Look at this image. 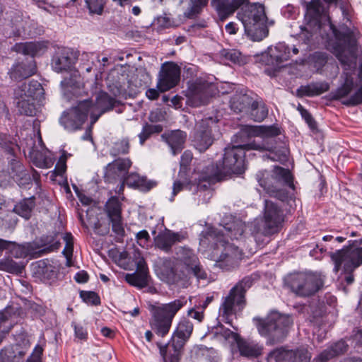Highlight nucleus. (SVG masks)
Returning a JSON list of instances; mask_svg holds the SVG:
<instances>
[{
    "label": "nucleus",
    "instance_id": "f257e3e1",
    "mask_svg": "<svg viewBox=\"0 0 362 362\" xmlns=\"http://www.w3.org/2000/svg\"><path fill=\"white\" fill-rule=\"evenodd\" d=\"M281 134L276 126H245L237 136H258L262 139L261 143L252 141L247 144L234 145L225 148L221 168L226 175L241 174L245 171V157L246 150L267 151L268 158L284 163L288 160L289 151L286 144L277 136Z\"/></svg>",
    "mask_w": 362,
    "mask_h": 362
},
{
    "label": "nucleus",
    "instance_id": "f03ea898",
    "mask_svg": "<svg viewBox=\"0 0 362 362\" xmlns=\"http://www.w3.org/2000/svg\"><path fill=\"white\" fill-rule=\"evenodd\" d=\"M175 255L180 263H175L170 258L163 259L159 269L160 279L169 284L187 288L190 284L191 276L198 280L206 279L207 274L201 265L199 258L188 247H177Z\"/></svg>",
    "mask_w": 362,
    "mask_h": 362
},
{
    "label": "nucleus",
    "instance_id": "7ed1b4c3",
    "mask_svg": "<svg viewBox=\"0 0 362 362\" xmlns=\"http://www.w3.org/2000/svg\"><path fill=\"white\" fill-rule=\"evenodd\" d=\"M328 7L320 0H311L310 3H308L305 16L307 25L315 32L327 27L334 36L338 40L343 42L346 47L350 49H356V34L348 28H343L341 31L338 30L330 21L327 13Z\"/></svg>",
    "mask_w": 362,
    "mask_h": 362
},
{
    "label": "nucleus",
    "instance_id": "20e7f679",
    "mask_svg": "<svg viewBox=\"0 0 362 362\" xmlns=\"http://www.w3.org/2000/svg\"><path fill=\"white\" fill-rule=\"evenodd\" d=\"M238 18L242 22L245 33L253 41H260L268 35L267 16L263 5L249 1L242 6L238 12Z\"/></svg>",
    "mask_w": 362,
    "mask_h": 362
},
{
    "label": "nucleus",
    "instance_id": "39448f33",
    "mask_svg": "<svg viewBox=\"0 0 362 362\" xmlns=\"http://www.w3.org/2000/svg\"><path fill=\"white\" fill-rule=\"evenodd\" d=\"M329 257L334 264V272L341 270L346 274V284H351L354 281L353 272L362 264V239L349 240L347 246L329 252Z\"/></svg>",
    "mask_w": 362,
    "mask_h": 362
},
{
    "label": "nucleus",
    "instance_id": "423d86ee",
    "mask_svg": "<svg viewBox=\"0 0 362 362\" xmlns=\"http://www.w3.org/2000/svg\"><path fill=\"white\" fill-rule=\"evenodd\" d=\"M259 334L269 338L272 344L281 341L287 334L289 327L293 324L291 317L274 312L265 319L254 318Z\"/></svg>",
    "mask_w": 362,
    "mask_h": 362
},
{
    "label": "nucleus",
    "instance_id": "0eeeda50",
    "mask_svg": "<svg viewBox=\"0 0 362 362\" xmlns=\"http://www.w3.org/2000/svg\"><path fill=\"white\" fill-rule=\"evenodd\" d=\"M253 283L250 276L243 278L234 287L228 294L223 298L219 308V315L226 320V323H230V317L241 311L245 304V293L252 286Z\"/></svg>",
    "mask_w": 362,
    "mask_h": 362
},
{
    "label": "nucleus",
    "instance_id": "6e6552de",
    "mask_svg": "<svg viewBox=\"0 0 362 362\" xmlns=\"http://www.w3.org/2000/svg\"><path fill=\"white\" fill-rule=\"evenodd\" d=\"M258 182L261 187L264 188L266 192L271 197L277 198L281 201H285L288 194L287 191L284 189L286 185L293 187V177L291 172L288 169L281 167L276 166L270 177L267 175L262 174V177H259L257 175Z\"/></svg>",
    "mask_w": 362,
    "mask_h": 362
},
{
    "label": "nucleus",
    "instance_id": "1a4fd4ad",
    "mask_svg": "<svg viewBox=\"0 0 362 362\" xmlns=\"http://www.w3.org/2000/svg\"><path fill=\"white\" fill-rule=\"evenodd\" d=\"M284 221V214L277 204L265 200L264 221H255L252 224V235L257 239L259 235L267 236L277 232Z\"/></svg>",
    "mask_w": 362,
    "mask_h": 362
},
{
    "label": "nucleus",
    "instance_id": "9d476101",
    "mask_svg": "<svg viewBox=\"0 0 362 362\" xmlns=\"http://www.w3.org/2000/svg\"><path fill=\"white\" fill-rule=\"evenodd\" d=\"M211 243V247H214L212 258L216 265L226 270H230L237 267L243 257V252L238 246L225 240H211L206 243Z\"/></svg>",
    "mask_w": 362,
    "mask_h": 362
},
{
    "label": "nucleus",
    "instance_id": "9b49d317",
    "mask_svg": "<svg viewBox=\"0 0 362 362\" xmlns=\"http://www.w3.org/2000/svg\"><path fill=\"white\" fill-rule=\"evenodd\" d=\"M218 120L212 117L197 122L192 136V145L199 152L207 150L221 135Z\"/></svg>",
    "mask_w": 362,
    "mask_h": 362
},
{
    "label": "nucleus",
    "instance_id": "f8f14e48",
    "mask_svg": "<svg viewBox=\"0 0 362 362\" xmlns=\"http://www.w3.org/2000/svg\"><path fill=\"white\" fill-rule=\"evenodd\" d=\"M288 284L291 291L299 296L315 294L324 285V276L319 273H298L291 274Z\"/></svg>",
    "mask_w": 362,
    "mask_h": 362
},
{
    "label": "nucleus",
    "instance_id": "ddd939ff",
    "mask_svg": "<svg viewBox=\"0 0 362 362\" xmlns=\"http://www.w3.org/2000/svg\"><path fill=\"white\" fill-rule=\"evenodd\" d=\"M186 303L185 298H179L153 308V327L158 335L164 337L168 333L173 317Z\"/></svg>",
    "mask_w": 362,
    "mask_h": 362
},
{
    "label": "nucleus",
    "instance_id": "4468645a",
    "mask_svg": "<svg viewBox=\"0 0 362 362\" xmlns=\"http://www.w3.org/2000/svg\"><path fill=\"white\" fill-rule=\"evenodd\" d=\"M245 228L246 225L242 220L231 218L228 222L222 226L221 228H210L206 235L201 239V244H206V241L211 240H223L224 235H227L231 239H241Z\"/></svg>",
    "mask_w": 362,
    "mask_h": 362
},
{
    "label": "nucleus",
    "instance_id": "2eb2a0df",
    "mask_svg": "<svg viewBox=\"0 0 362 362\" xmlns=\"http://www.w3.org/2000/svg\"><path fill=\"white\" fill-rule=\"evenodd\" d=\"M90 106L88 101H79L75 107L63 112L59 118V123L69 132L80 129L90 114Z\"/></svg>",
    "mask_w": 362,
    "mask_h": 362
},
{
    "label": "nucleus",
    "instance_id": "dca6fc26",
    "mask_svg": "<svg viewBox=\"0 0 362 362\" xmlns=\"http://www.w3.org/2000/svg\"><path fill=\"white\" fill-rule=\"evenodd\" d=\"M226 176L221 165L211 163L206 166L197 178L196 183L187 185L189 191L197 193L199 191H205L209 189L211 184L221 181Z\"/></svg>",
    "mask_w": 362,
    "mask_h": 362
},
{
    "label": "nucleus",
    "instance_id": "f3484780",
    "mask_svg": "<svg viewBox=\"0 0 362 362\" xmlns=\"http://www.w3.org/2000/svg\"><path fill=\"white\" fill-rule=\"evenodd\" d=\"M214 86L209 82L198 78L192 83L186 91V103L192 107L207 104L212 95Z\"/></svg>",
    "mask_w": 362,
    "mask_h": 362
},
{
    "label": "nucleus",
    "instance_id": "a211bd4d",
    "mask_svg": "<svg viewBox=\"0 0 362 362\" xmlns=\"http://www.w3.org/2000/svg\"><path fill=\"white\" fill-rule=\"evenodd\" d=\"M355 87V83L351 76L346 74L344 83L337 89L334 98L343 99V105L346 106H356L362 103V86L351 95L348 97Z\"/></svg>",
    "mask_w": 362,
    "mask_h": 362
},
{
    "label": "nucleus",
    "instance_id": "6ab92c4d",
    "mask_svg": "<svg viewBox=\"0 0 362 362\" xmlns=\"http://www.w3.org/2000/svg\"><path fill=\"white\" fill-rule=\"evenodd\" d=\"M180 78V66L174 62H166L160 71L157 88L160 92L168 91L177 85Z\"/></svg>",
    "mask_w": 362,
    "mask_h": 362
},
{
    "label": "nucleus",
    "instance_id": "aec40b11",
    "mask_svg": "<svg viewBox=\"0 0 362 362\" xmlns=\"http://www.w3.org/2000/svg\"><path fill=\"white\" fill-rule=\"evenodd\" d=\"M311 356L305 349L296 351L276 349L267 356L268 362H309Z\"/></svg>",
    "mask_w": 362,
    "mask_h": 362
},
{
    "label": "nucleus",
    "instance_id": "412c9836",
    "mask_svg": "<svg viewBox=\"0 0 362 362\" xmlns=\"http://www.w3.org/2000/svg\"><path fill=\"white\" fill-rule=\"evenodd\" d=\"M122 204L117 197H112L107 202L105 207V213L110 223L112 224V231L119 237L122 238L125 235L122 218Z\"/></svg>",
    "mask_w": 362,
    "mask_h": 362
},
{
    "label": "nucleus",
    "instance_id": "4be33fe9",
    "mask_svg": "<svg viewBox=\"0 0 362 362\" xmlns=\"http://www.w3.org/2000/svg\"><path fill=\"white\" fill-rule=\"evenodd\" d=\"M83 101H88L90 105L88 111L91 119V124H94L103 113L112 110L116 103L113 98L103 92L98 95L95 103L89 99L83 100Z\"/></svg>",
    "mask_w": 362,
    "mask_h": 362
},
{
    "label": "nucleus",
    "instance_id": "5701e85b",
    "mask_svg": "<svg viewBox=\"0 0 362 362\" xmlns=\"http://www.w3.org/2000/svg\"><path fill=\"white\" fill-rule=\"evenodd\" d=\"M186 238V233L165 230L154 238L155 246L165 252H169L173 245L180 243Z\"/></svg>",
    "mask_w": 362,
    "mask_h": 362
},
{
    "label": "nucleus",
    "instance_id": "b1692460",
    "mask_svg": "<svg viewBox=\"0 0 362 362\" xmlns=\"http://www.w3.org/2000/svg\"><path fill=\"white\" fill-rule=\"evenodd\" d=\"M45 94L40 83L32 80L24 83L15 90L16 98H26L33 101H40Z\"/></svg>",
    "mask_w": 362,
    "mask_h": 362
},
{
    "label": "nucleus",
    "instance_id": "393cba45",
    "mask_svg": "<svg viewBox=\"0 0 362 362\" xmlns=\"http://www.w3.org/2000/svg\"><path fill=\"white\" fill-rule=\"evenodd\" d=\"M136 271L133 274L126 275V281L131 285L144 288L148 285L150 276L147 264L143 257H139L136 261Z\"/></svg>",
    "mask_w": 362,
    "mask_h": 362
},
{
    "label": "nucleus",
    "instance_id": "a878e982",
    "mask_svg": "<svg viewBox=\"0 0 362 362\" xmlns=\"http://www.w3.org/2000/svg\"><path fill=\"white\" fill-rule=\"evenodd\" d=\"M132 165L129 158H119L109 163L106 168L105 178L107 182H113L119 180H123L124 176L127 173Z\"/></svg>",
    "mask_w": 362,
    "mask_h": 362
},
{
    "label": "nucleus",
    "instance_id": "bb28decb",
    "mask_svg": "<svg viewBox=\"0 0 362 362\" xmlns=\"http://www.w3.org/2000/svg\"><path fill=\"white\" fill-rule=\"evenodd\" d=\"M250 0H212L211 4L215 7L220 19L223 21L235 10L242 7Z\"/></svg>",
    "mask_w": 362,
    "mask_h": 362
},
{
    "label": "nucleus",
    "instance_id": "cd10ccee",
    "mask_svg": "<svg viewBox=\"0 0 362 362\" xmlns=\"http://www.w3.org/2000/svg\"><path fill=\"white\" fill-rule=\"evenodd\" d=\"M193 330V325L187 320H182L178 324L172 339V345L176 349H182L186 341L190 337Z\"/></svg>",
    "mask_w": 362,
    "mask_h": 362
},
{
    "label": "nucleus",
    "instance_id": "c85d7f7f",
    "mask_svg": "<svg viewBox=\"0 0 362 362\" xmlns=\"http://www.w3.org/2000/svg\"><path fill=\"white\" fill-rule=\"evenodd\" d=\"M290 57V49L284 43L278 44L274 49H271L268 54L263 55V58L267 59V64L272 65L275 69L279 68L280 64Z\"/></svg>",
    "mask_w": 362,
    "mask_h": 362
},
{
    "label": "nucleus",
    "instance_id": "c756f323",
    "mask_svg": "<svg viewBox=\"0 0 362 362\" xmlns=\"http://www.w3.org/2000/svg\"><path fill=\"white\" fill-rule=\"evenodd\" d=\"M71 52L66 48L59 49L52 58V66L57 73L68 71L73 65Z\"/></svg>",
    "mask_w": 362,
    "mask_h": 362
},
{
    "label": "nucleus",
    "instance_id": "7c9ffc66",
    "mask_svg": "<svg viewBox=\"0 0 362 362\" xmlns=\"http://www.w3.org/2000/svg\"><path fill=\"white\" fill-rule=\"evenodd\" d=\"M161 138L169 146L173 154L176 155L184 148L187 134L185 132L177 129L163 134Z\"/></svg>",
    "mask_w": 362,
    "mask_h": 362
},
{
    "label": "nucleus",
    "instance_id": "2f4dec72",
    "mask_svg": "<svg viewBox=\"0 0 362 362\" xmlns=\"http://www.w3.org/2000/svg\"><path fill=\"white\" fill-rule=\"evenodd\" d=\"M48 47V42H28L16 43L12 49L18 53L33 57L44 54Z\"/></svg>",
    "mask_w": 362,
    "mask_h": 362
},
{
    "label": "nucleus",
    "instance_id": "473e14b6",
    "mask_svg": "<svg viewBox=\"0 0 362 362\" xmlns=\"http://www.w3.org/2000/svg\"><path fill=\"white\" fill-rule=\"evenodd\" d=\"M61 88L63 95L71 100L73 96L78 95L82 88L80 76L76 72L72 73L69 78H65L61 82Z\"/></svg>",
    "mask_w": 362,
    "mask_h": 362
},
{
    "label": "nucleus",
    "instance_id": "72a5a7b5",
    "mask_svg": "<svg viewBox=\"0 0 362 362\" xmlns=\"http://www.w3.org/2000/svg\"><path fill=\"white\" fill-rule=\"evenodd\" d=\"M349 346L346 343L340 340L328 346L322 351L317 357L314 358L313 362H326L329 360L345 354L348 350Z\"/></svg>",
    "mask_w": 362,
    "mask_h": 362
},
{
    "label": "nucleus",
    "instance_id": "f704fd0d",
    "mask_svg": "<svg viewBox=\"0 0 362 362\" xmlns=\"http://www.w3.org/2000/svg\"><path fill=\"white\" fill-rule=\"evenodd\" d=\"M36 71L35 61L31 59L27 63L21 62L14 65L10 76L12 79L20 81L33 76Z\"/></svg>",
    "mask_w": 362,
    "mask_h": 362
},
{
    "label": "nucleus",
    "instance_id": "c9c22d12",
    "mask_svg": "<svg viewBox=\"0 0 362 362\" xmlns=\"http://www.w3.org/2000/svg\"><path fill=\"white\" fill-rule=\"evenodd\" d=\"M252 100L253 98L246 93H236L231 98L230 106L235 112L247 114Z\"/></svg>",
    "mask_w": 362,
    "mask_h": 362
},
{
    "label": "nucleus",
    "instance_id": "e433bc0d",
    "mask_svg": "<svg viewBox=\"0 0 362 362\" xmlns=\"http://www.w3.org/2000/svg\"><path fill=\"white\" fill-rule=\"evenodd\" d=\"M329 86L326 82L313 83L307 86H301L296 90L298 97L314 96L320 95L329 90Z\"/></svg>",
    "mask_w": 362,
    "mask_h": 362
},
{
    "label": "nucleus",
    "instance_id": "4c0bfd02",
    "mask_svg": "<svg viewBox=\"0 0 362 362\" xmlns=\"http://www.w3.org/2000/svg\"><path fill=\"white\" fill-rule=\"evenodd\" d=\"M247 115L255 122L263 121L268 115V108L262 100H252Z\"/></svg>",
    "mask_w": 362,
    "mask_h": 362
},
{
    "label": "nucleus",
    "instance_id": "58836bf2",
    "mask_svg": "<svg viewBox=\"0 0 362 362\" xmlns=\"http://www.w3.org/2000/svg\"><path fill=\"white\" fill-rule=\"evenodd\" d=\"M238 347L240 354L245 357H257L261 355L262 347L254 341H249L242 339L237 341Z\"/></svg>",
    "mask_w": 362,
    "mask_h": 362
},
{
    "label": "nucleus",
    "instance_id": "ea45409f",
    "mask_svg": "<svg viewBox=\"0 0 362 362\" xmlns=\"http://www.w3.org/2000/svg\"><path fill=\"white\" fill-rule=\"evenodd\" d=\"M11 175L18 182V185H23L30 180V176L27 171L24 169L22 163L16 160L11 159L10 163Z\"/></svg>",
    "mask_w": 362,
    "mask_h": 362
},
{
    "label": "nucleus",
    "instance_id": "a19ab883",
    "mask_svg": "<svg viewBox=\"0 0 362 362\" xmlns=\"http://www.w3.org/2000/svg\"><path fill=\"white\" fill-rule=\"evenodd\" d=\"M35 206L34 197H30L23 199L15 205L13 211L17 214L21 216L25 219L30 218L31 212Z\"/></svg>",
    "mask_w": 362,
    "mask_h": 362
},
{
    "label": "nucleus",
    "instance_id": "79ce46f5",
    "mask_svg": "<svg viewBox=\"0 0 362 362\" xmlns=\"http://www.w3.org/2000/svg\"><path fill=\"white\" fill-rule=\"evenodd\" d=\"M16 107L21 115L35 116L37 112L35 101L21 98H16Z\"/></svg>",
    "mask_w": 362,
    "mask_h": 362
},
{
    "label": "nucleus",
    "instance_id": "37998d69",
    "mask_svg": "<svg viewBox=\"0 0 362 362\" xmlns=\"http://www.w3.org/2000/svg\"><path fill=\"white\" fill-rule=\"evenodd\" d=\"M10 245L6 250H8L10 254L16 258H24L31 254L30 245H19L16 242L11 241Z\"/></svg>",
    "mask_w": 362,
    "mask_h": 362
},
{
    "label": "nucleus",
    "instance_id": "c03bdc74",
    "mask_svg": "<svg viewBox=\"0 0 362 362\" xmlns=\"http://www.w3.org/2000/svg\"><path fill=\"white\" fill-rule=\"evenodd\" d=\"M0 148L11 156H14L19 149L16 141L9 135L0 134Z\"/></svg>",
    "mask_w": 362,
    "mask_h": 362
},
{
    "label": "nucleus",
    "instance_id": "a18cd8bd",
    "mask_svg": "<svg viewBox=\"0 0 362 362\" xmlns=\"http://www.w3.org/2000/svg\"><path fill=\"white\" fill-rule=\"evenodd\" d=\"M23 267L12 259L6 258L0 260V270L11 273L19 274L22 272Z\"/></svg>",
    "mask_w": 362,
    "mask_h": 362
},
{
    "label": "nucleus",
    "instance_id": "49530a36",
    "mask_svg": "<svg viewBox=\"0 0 362 362\" xmlns=\"http://www.w3.org/2000/svg\"><path fill=\"white\" fill-rule=\"evenodd\" d=\"M130 148L129 140L128 138H122L113 144L110 150V154L117 156L120 154H127Z\"/></svg>",
    "mask_w": 362,
    "mask_h": 362
},
{
    "label": "nucleus",
    "instance_id": "de8ad7c7",
    "mask_svg": "<svg viewBox=\"0 0 362 362\" xmlns=\"http://www.w3.org/2000/svg\"><path fill=\"white\" fill-rule=\"evenodd\" d=\"M125 183L131 187L143 188L147 187L150 189L151 187L147 186V181L146 178L141 177L137 173H131L127 175L124 179Z\"/></svg>",
    "mask_w": 362,
    "mask_h": 362
},
{
    "label": "nucleus",
    "instance_id": "09e8293b",
    "mask_svg": "<svg viewBox=\"0 0 362 362\" xmlns=\"http://www.w3.org/2000/svg\"><path fill=\"white\" fill-rule=\"evenodd\" d=\"M41 246L44 248L40 250L42 253H48L57 250L60 246V243L57 240L54 235L42 237Z\"/></svg>",
    "mask_w": 362,
    "mask_h": 362
},
{
    "label": "nucleus",
    "instance_id": "8fccbe9b",
    "mask_svg": "<svg viewBox=\"0 0 362 362\" xmlns=\"http://www.w3.org/2000/svg\"><path fill=\"white\" fill-rule=\"evenodd\" d=\"M86 4L91 15H102L105 6V0H86Z\"/></svg>",
    "mask_w": 362,
    "mask_h": 362
},
{
    "label": "nucleus",
    "instance_id": "3c124183",
    "mask_svg": "<svg viewBox=\"0 0 362 362\" xmlns=\"http://www.w3.org/2000/svg\"><path fill=\"white\" fill-rule=\"evenodd\" d=\"M80 296L84 302L93 305L100 304V299L98 295L93 291H81Z\"/></svg>",
    "mask_w": 362,
    "mask_h": 362
},
{
    "label": "nucleus",
    "instance_id": "603ef678",
    "mask_svg": "<svg viewBox=\"0 0 362 362\" xmlns=\"http://www.w3.org/2000/svg\"><path fill=\"white\" fill-rule=\"evenodd\" d=\"M297 110L300 112L302 117L305 119L309 127L312 129H315L317 128V124L310 113L300 104H298Z\"/></svg>",
    "mask_w": 362,
    "mask_h": 362
},
{
    "label": "nucleus",
    "instance_id": "864d4df0",
    "mask_svg": "<svg viewBox=\"0 0 362 362\" xmlns=\"http://www.w3.org/2000/svg\"><path fill=\"white\" fill-rule=\"evenodd\" d=\"M202 8L195 1L190 0L189 7L185 12V16L187 18H193L201 11Z\"/></svg>",
    "mask_w": 362,
    "mask_h": 362
},
{
    "label": "nucleus",
    "instance_id": "5fc2aeb1",
    "mask_svg": "<svg viewBox=\"0 0 362 362\" xmlns=\"http://www.w3.org/2000/svg\"><path fill=\"white\" fill-rule=\"evenodd\" d=\"M197 178L194 177L193 181H189L187 182H183L180 180H176L173 183V197L177 195V193H179L182 189H185L189 190V189L187 187V185L189 183H196ZM170 200H173V198H171Z\"/></svg>",
    "mask_w": 362,
    "mask_h": 362
},
{
    "label": "nucleus",
    "instance_id": "6e6d98bb",
    "mask_svg": "<svg viewBox=\"0 0 362 362\" xmlns=\"http://www.w3.org/2000/svg\"><path fill=\"white\" fill-rule=\"evenodd\" d=\"M222 54L228 60L233 63H239L240 62L241 54L235 49L223 50Z\"/></svg>",
    "mask_w": 362,
    "mask_h": 362
},
{
    "label": "nucleus",
    "instance_id": "4d7b16f0",
    "mask_svg": "<svg viewBox=\"0 0 362 362\" xmlns=\"http://www.w3.org/2000/svg\"><path fill=\"white\" fill-rule=\"evenodd\" d=\"M89 223L93 226L95 233L100 235H105L109 232V228L107 226L104 228L102 227L98 220L92 221L91 219H89Z\"/></svg>",
    "mask_w": 362,
    "mask_h": 362
},
{
    "label": "nucleus",
    "instance_id": "13d9d810",
    "mask_svg": "<svg viewBox=\"0 0 362 362\" xmlns=\"http://www.w3.org/2000/svg\"><path fill=\"white\" fill-rule=\"evenodd\" d=\"M42 352V347L37 345L30 356L27 359L26 362H41V356Z\"/></svg>",
    "mask_w": 362,
    "mask_h": 362
},
{
    "label": "nucleus",
    "instance_id": "bf43d9fd",
    "mask_svg": "<svg viewBox=\"0 0 362 362\" xmlns=\"http://www.w3.org/2000/svg\"><path fill=\"white\" fill-rule=\"evenodd\" d=\"M152 132L151 131L148 124H146L142 129V131L139 134V143L141 145H143L144 142L152 135Z\"/></svg>",
    "mask_w": 362,
    "mask_h": 362
},
{
    "label": "nucleus",
    "instance_id": "052dcab7",
    "mask_svg": "<svg viewBox=\"0 0 362 362\" xmlns=\"http://www.w3.org/2000/svg\"><path fill=\"white\" fill-rule=\"evenodd\" d=\"M193 158V155L191 151H185L182 156L180 160V165L182 168H187L191 163Z\"/></svg>",
    "mask_w": 362,
    "mask_h": 362
},
{
    "label": "nucleus",
    "instance_id": "680f3d73",
    "mask_svg": "<svg viewBox=\"0 0 362 362\" xmlns=\"http://www.w3.org/2000/svg\"><path fill=\"white\" fill-rule=\"evenodd\" d=\"M66 160V156L65 153H64L61 156L59 160L56 165V170H57V174L59 175H62L65 172Z\"/></svg>",
    "mask_w": 362,
    "mask_h": 362
},
{
    "label": "nucleus",
    "instance_id": "e2e57ef3",
    "mask_svg": "<svg viewBox=\"0 0 362 362\" xmlns=\"http://www.w3.org/2000/svg\"><path fill=\"white\" fill-rule=\"evenodd\" d=\"M221 334L226 339H232L236 343L237 341H238L240 339V337L238 334L232 332L229 329H222Z\"/></svg>",
    "mask_w": 362,
    "mask_h": 362
},
{
    "label": "nucleus",
    "instance_id": "0e129e2a",
    "mask_svg": "<svg viewBox=\"0 0 362 362\" xmlns=\"http://www.w3.org/2000/svg\"><path fill=\"white\" fill-rule=\"evenodd\" d=\"M149 238V234L146 230H141L136 234V239L139 241V245L141 246L143 245V243L145 244Z\"/></svg>",
    "mask_w": 362,
    "mask_h": 362
},
{
    "label": "nucleus",
    "instance_id": "69168bd1",
    "mask_svg": "<svg viewBox=\"0 0 362 362\" xmlns=\"http://www.w3.org/2000/svg\"><path fill=\"white\" fill-rule=\"evenodd\" d=\"M73 250H74V243H66L65 247L63 250V254L65 255V257H66L68 261L72 257Z\"/></svg>",
    "mask_w": 362,
    "mask_h": 362
},
{
    "label": "nucleus",
    "instance_id": "338daca9",
    "mask_svg": "<svg viewBox=\"0 0 362 362\" xmlns=\"http://www.w3.org/2000/svg\"><path fill=\"white\" fill-rule=\"evenodd\" d=\"M188 315L195 320H197L199 322H201L204 317L203 310H197L195 309H192L189 310Z\"/></svg>",
    "mask_w": 362,
    "mask_h": 362
},
{
    "label": "nucleus",
    "instance_id": "774afa93",
    "mask_svg": "<svg viewBox=\"0 0 362 362\" xmlns=\"http://www.w3.org/2000/svg\"><path fill=\"white\" fill-rule=\"evenodd\" d=\"M75 280L78 283H86L88 280V275L86 272L82 271L78 272L75 276Z\"/></svg>",
    "mask_w": 362,
    "mask_h": 362
}]
</instances>
